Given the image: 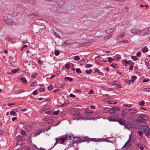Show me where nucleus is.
<instances>
[{
	"label": "nucleus",
	"instance_id": "obj_24",
	"mask_svg": "<svg viewBox=\"0 0 150 150\" xmlns=\"http://www.w3.org/2000/svg\"><path fill=\"white\" fill-rule=\"evenodd\" d=\"M21 134L22 135L26 136L27 134L26 132L23 130H22L21 131Z\"/></svg>",
	"mask_w": 150,
	"mask_h": 150
},
{
	"label": "nucleus",
	"instance_id": "obj_20",
	"mask_svg": "<svg viewBox=\"0 0 150 150\" xmlns=\"http://www.w3.org/2000/svg\"><path fill=\"white\" fill-rule=\"evenodd\" d=\"M117 83L116 81H112L109 83V85L110 86H116Z\"/></svg>",
	"mask_w": 150,
	"mask_h": 150
},
{
	"label": "nucleus",
	"instance_id": "obj_37",
	"mask_svg": "<svg viewBox=\"0 0 150 150\" xmlns=\"http://www.w3.org/2000/svg\"><path fill=\"white\" fill-rule=\"evenodd\" d=\"M137 79V77L135 76H132L131 77L132 81H134Z\"/></svg>",
	"mask_w": 150,
	"mask_h": 150
},
{
	"label": "nucleus",
	"instance_id": "obj_6",
	"mask_svg": "<svg viewBox=\"0 0 150 150\" xmlns=\"http://www.w3.org/2000/svg\"><path fill=\"white\" fill-rule=\"evenodd\" d=\"M137 110L135 108L129 109V113L132 116H134V115L137 113Z\"/></svg>",
	"mask_w": 150,
	"mask_h": 150
},
{
	"label": "nucleus",
	"instance_id": "obj_57",
	"mask_svg": "<svg viewBox=\"0 0 150 150\" xmlns=\"http://www.w3.org/2000/svg\"><path fill=\"white\" fill-rule=\"evenodd\" d=\"M38 91L36 90L35 91H34L33 92V95H37L38 94Z\"/></svg>",
	"mask_w": 150,
	"mask_h": 150
},
{
	"label": "nucleus",
	"instance_id": "obj_29",
	"mask_svg": "<svg viewBox=\"0 0 150 150\" xmlns=\"http://www.w3.org/2000/svg\"><path fill=\"white\" fill-rule=\"evenodd\" d=\"M135 117V116H132V115H129V116L127 118V119L129 120H131L133 118Z\"/></svg>",
	"mask_w": 150,
	"mask_h": 150
},
{
	"label": "nucleus",
	"instance_id": "obj_5",
	"mask_svg": "<svg viewBox=\"0 0 150 150\" xmlns=\"http://www.w3.org/2000/svg\"><path fill=\"white\" fill-rule=\"evenodd\" d=\"M141 130L143 132L146 133L145 135H146V134L148 135L150 133V129L147 126H142L140 128Z\"/></svg>",
	"mask_w": 150,
	"mask_h": 150
},
{
	"label": "nucleus",
	"instance_id": "obj_2",
	"mask_svg": "<svg viewBox=\"0 0 150 150\" xmlns=\"http://www.w3.org/2000/svg\"><path fill=\"white\" fill-rule=\"evenodd\" d=\"M61 138H59L58 139L57 138H55V139L56 142L54 144V146H55L58 143V140H61V143L63 144L65 140H71V137L70 136H68L67 134L64 135Z\"/></svg>",
	"mask_w": 150,
	"mask_h": 150
},
{
	"label": "nucleus",
	"instance_id": "obj_59",
	"mask_svg": "<svg viewBox=\"0 0 150 150\" xmlns=\"http://www.w3.org/2000/svg\"><path fill=\"white\" fill-rule=\"evenodd\" d=\"M115 86H116V87H117V88H122L121 85L117 83V85H116Z\"/></svg>",
	"mask_w": 150,
	"mask_h": 150
},
{
	"label": "nucleus",
	"instance_id": "obj_33",
	"mask_svg": "<svg viewBox=\"0 0 150 150\" xmlns=\"http://www.w3.org/2000/svg\"><path fill=\"white\" fill-rule=\"evenodd\" d=\"M74 59L75 60L79 61L80 60V58L78 56L74 57Z\"/></svg>",
	"mask_w": 150,
	"mask_h": 150
},
{
	"label": "nucleus",
	"instance_id": "obj_63",
	"mask_svg": "<svg viewBox=\"0 0 150 150\" xmlns=\"http://www.w3.org/2000/svg\"><path fill=\"white\" fill-rule=\"evenodd\" d=\"M24 91L23 90H18V92L17 93H22L24 92Z\"/></svg>",
	"mask_w": 150,
	"mask_h": 150
},
{
	"label": "nucleus",
	"instance_id": "obj_43",
	"mask_svg": "<svg viewBox=\"0 0 150 150\" xmlns=\"http://www.w3.org/2000/svg\"><path fill=\"white\" fill-rule=\"evenodd\" d=\"M128 40H122V41H120V43H122V42H123L125 43H127L128 42Z\"/></svg>",
	"mask_w": 150,
	"mask_h": 150
},
{
	"label": "nucleus",
	"instance_id": "obj_28",
	"mask_svg": "<svg viewBox=\"0 0 150 150\" xmlns=\"http://www.w3.org/2000/svg\"><path fill=\"white\" fill-rule=\"evenodd\" d=\"M131 81V80H129L127 79L125 80L124 81V82L126 84L129 85L130 84V82Z\"/></svg>",
	"mask_w": 150,
	"mask_h": 150
},
{
	"label": "nucleus",
	"instance_id": "obj_12",
	"mask_svg": "<svg viewBox=\"0 0 150 150\" xmlns=\"http://www.w3.org/2000/svg\"><path fill=\"white\" fill-rule=\"evenodd\" d=\"M49 109V107L47 106H45L41 110H40V113H42L43 112L45 111L46 110H48Z\"/></svg>",
	"mask_w": 150,
	"mask_h": 150
},
{
	"label": "nucleus",
	"instance_id": "obj_35",
	"mask_svg": "<svg viewBox=\"0 0 150 150\" xmlns=\"http://www.w3.org/2000/svg\"><path fill=\"white\" fill-rule=\"evenodd\" d=\"M37 83L36 81H34V82L31 83V86H35L37 85Z\"/></svg>",
	"mask_w": 150,
	"mask_h": 150
},
{
	"label": "nucleus",
	"instance_id": "obj_60",
	"mask_svg": "<svg viewBox=\"0 0 150 150\" xmlns=\"http://www.w3.org/2000/svg\"><path fill=\"white\" fill-rule=\"evenodd\" d=\"M17 7L18 8H22L23 7V6L21 4H17Z\"/></svg>",
	"mask_w": 150,
	"mask_h": 150
},
{
	"label": "nucleus",
	"instance_id": "obj_34",
	"mask_svg": "<svg viewBox=\"0 0 150 150\" xmlns=\"http://www.w3.org/2000/svg\"><path fill=\"white\" fill-rule=\"evenodd\" d=\"M107 59H108V61L109 62V63H111L112 61L113 60V59H112L111 57H108L107 58Z\"/></svg>",
	"mask_w": 150,
	"mask_h": 150
},
{
	"label": "nucleus",
	"instance_id": "obj_3",
	"mask_svg": "<svg viewBox=\"0 0 150 150\" xmlns=\"http://www.w3.org/2000/svg\"><path fill=\"white\" fill-rule=\"evenodd\" d=\"M120 110V108L118 107H113L112 108L110 112L112 115L115 116L116 118L118 117L117 114L116 112L117 111H119Z\"/></svg>",
	"mask_w": 150,
	"mask_h": 150
},
{
	"label": "nucleus",
	"instance_id": "obj_49",
	"mask_svg": "<svg viewBox=\"0 0 150 150\" xmlns=\"http://www.w3.org/2000/svg\"><path fill=\"white\" fill-rule=\"evenodd\" d=\"M130 145L127 143L126 142L124 146L122 147V148L125 147L126 146H129Z\"/></svg>",
	"mask_w": 150,
	"mask_h": 150
},
{
	"label": "nucleus",
	"instance_id": "obj_38",
	"mask_svg": "<svg viewBox=\"0 0 150 150\" xmlns=\"http://www.w3.org/2000/svg\"><path fill=\"white\" fill-rule=\"evenodd\" d=\"M18 70L19 69H18L15 68L12 71L13 73H15L16 72H18Z\"/></svg>",
	"mask_w": 150,
	"mask_h": 150
},
{
	"label": "nucleus",
	"instance_id": "obj_36",
	"mask_svg": "<svg viewBox=\"0 0 150 150\" xmlns=\"http://www.w3.org/2000/svg\"><path fill=\"white\" fill-rule=\"evenodd\" d=\"M18 140L20 141H22L23 140V137H22L21 136H18Z\"/></svg>",
	"mask_w": 150,
	"mask_h": 150
},
{
	"label": "nucleus",
	"instance_id": "obj_15",
	"mask_svg": "<svg viewBox=\"0 0 150 150\" xmlns=\"http://www.w3.org/2000/svg\"><path fill=\"white\" fill-rule=\"evenodd\" d=\"M88 61L86 59H83L82 60H80L79 63L81 65H83V64L86 63Z\"/></svg>",
	"mask_w": 150,
	"mask_h": 150
},
{
	"label": "nucleus",
	"instance_id": "obj_1",
	"mask_svg": "<svg viewBox=\"0 0 150 150\" xmlns=\"http://www.w3.org/2000/svg\"><path fill=\"white\" fill-rule=\"evenodd\" d=\"M149 118L145 114H141L139 117L136 119V121L137 123H144L148 120Z\"/></svg>",
	"mask_w": 150,
	"mask_h": 150
},
{
	"label": "nucleus",
	"instance_id": "obj_54",
	"mask_svg": "<svg viewBox=\"0 0 150 150\" xmlns=\"http://www.w3.org/2000/svg\"><path fill=\"white\" fill-rule=\"evenodd\" d=\"M141 52H138L136 54V55L138 57H140L141 56Z\"/></svg>",
	"mask_w": 150,
	"mask_h": 150
},
{
	"label": "nucleus",
	"instance_id": "obj_53",
	"mask_svg": "<svg viewBox=\"0 0 150 150\" xmlns=\"http://www.w3.org/2000/svg\"><path fill=\"white\" fill-rule=\"evenodd\" d=\"M54 112L53 111L51 110V111H49L47 112V114H49L51 115L50 114H53V112Z\"/></svg>",
	"mask_w": 150,
	"mask_h": 150
},
{
	"label": "nucleus",
	"instance_id": "obj_39",
	"mask_svg": "<svg viewBox=\"0 0 150 150\" xmlns=\"http://www.w3.org/2000/svg\"><path fill=\"white\" fill-rule=\"evenodd\" d=\"M112 30L111 29H109L106 31V33L109 34L112 32Z\"/></svg>",
	"mask_w": 150,
	"mask_h": 150
},
{
	"label": "nucleus",
	"instance_id": "obj_10",
	"mask_svg": "<svg viewBox=\"0 0 150 150\" xmlns=\"http://www.w3.org/2000/svg\"><path fill=\"white\" fill-rule=\"evenodd\" d=\"M125 127L128 129L129 128H131L132 127V124L131 123L126 124L124 125Z\"/></svg>",
	"mask_w": 150,
	"mask_h": 150
},
{
	"label": "nucleus",
	"instance_id": "obj_18",
	"mask_svg": "<svg viewBox=\"0 0 150 150\" xmlns=\"http://www.w3.org/2000/svg\"><path fill=\"white\" fill-rule=\"evenodd\" d=\"M145 31H146V35L150 34V27L145 28Z\"/></svg>",
	"mask_w": 150,
	"mask_h": 150
},
{
	"label": "nucleus",
	"instance_id": "obj_47",
	"mask_svg": "<svg viewBox=\"0 0 150 150\" xmlns=\"http://www.w3.org/2000/svg\"><path fill=\"white\" fill-rule=\"evenodd\" d=\"M111 66L113 67V68H115L117 67V65L115 64H111Z\"/></svg>",
	"mask_w": 150,
	"mask_h": 150
},
{
	"label": "nucleus",
	"instance_id": "obj_56",
	"mask_svg": "<svg viewBox=\"0 0 150 150\" xmlns=\"http://www.w3.org/2000/svg\"><path fill=\"white\" fill-rule=\"evenodd\" d=\"M94 93L92 89L90 91L88 92V94H93Z\"/></svg>",
	"mask_w": 150,
	"mask_h": 150
},
{
	"label": "nucleus",
	"instance_id": "obj_30",
	"mask_svg": "<svg viewBox=\"0 0 150 150\" xmlns=\"http://www.w3.org/2000/svg\"><path fill=\"white\" fill-rule=\"evenodd\" d=\"M131 58L134 61L137 60L138 59L137 57L136 56H132Z\"/></svg>",
	"mask_w": 150,
	"mask_h": 150
},
{
	"label": "nucleus",
	"instance_id": "obj_27",
	"mask_svg": "<svg viewBox=\"0 0 150 150\" xmlns=\"http://www.w3.org/2000/svg\"><path fill=\"white\" fill-rule=\"evenodd\" d=\"M59 111H60L59 110H58L54 112L53 114H51V115H57L59 114Z\"/></svg>",
	"mask_w": 150,
	"mask_h": 150
},
{
	"label": "nucleus",
	"instance_id": "obj_23",
	"mask_svg": "<svg viewBox=\"0 0 150 150\" xmlns=\"http://www.w3.org/2000/svg\"><path fill=\"white\" fill-rule=\"evenodd\" d=\"M10 114L13 116H16L17 115V114L15 112V111H11L10 112Z\"/></svg>",
	"mask_w": 150,
	"mask_h": 150
},
{
	"label": "nucleus",
	"instance_id": "obj_41",
	"mask_svg": "<svg viewBox=\"0 0 150 150\" xmlns=\"http://www.w3.org/2000/svg\"><path fill=\"white\" fill-rule=\"evenodd\" d=\"M110 110V109L108 108H105L104 109V112L105 113L108 112Z\"/></svg>",
	"mask_w": 150,
	"mask_h": 150
},
{
	"label": "nucleus",
	"instance_id": "obj_14",
	"mask_svg": "<svg viewBox=\"0 0 150 150\" xmlns=\"http://www.w3.org/2000/svg\"><path fill=\"white\" fill-rule=\"evenodd\" d=\"M145 64L147 66V68L148 69H150V64L149 63L148 59H146L145 60Z\"/></svg>",
	"mask_w": 150,
	"mask_h": 150
},
{
	"label": "nucleus",
	"instance_id": "obj_40",
	"mask_svg": "<svg viewBox=\"0 0 150 150\" xmlns=\"http://www.w3.org/2000/svg\"><path fill=\"white\" fill-rule=\"evenodd\" d=\"M59 51L58 50H55L54 54L56 56H58L59 54Z\"/></svg>",
	"mask_w": 150,
	"mask_h": 150
},
{
	"label": "nucleus",
	"instance_id": "obj_19",
	"mask_svg": "<svg viewBox=\"0 0 150 150\" xmlns=\"http://www.w3.org/2000/svg\"><path fill=\"white\" fill-rule=\"evenodd\" d=\"M123 64L125 65L126 64H129L130 61H127L126 60H123L122 61Z\"/></svg>",
	"mask_w": 150,
	"mask_h": 150
},
{
	"label": "nucleus",
	"instance_id": "obj_48",
	"mask_svg": "<svg viewBox=\"0 0 150 150\" xmlns=\"http://www.w3.org/2000/svg\"><path fill=\"white\" fill-rule=\"evenodd\" d=\"M122 12H125L128 11V9L126 8H124L122 9Z\"/></svg>",
	"mask_w": 150,
	"mask_h": 150
},
{
	"label": "nucleus",
	"instance_id": "obj_17",
	"mask_svg": "<svg viewBox=\"0 0 150 150\" xmlns=\"http://www.w3.org/2000/svg\"><path fill=\"white\" fill-rule=\"evenodd\" d=\"M117 122H118L121 125H124L125 124V120H119L117 121Z\"/></svg>",
	"mask_w": 150,
	"mask_h": 150
},
{
	"label": "nucleus",
	"instance_id": "obj_62",
	"mask_svg": "<svg viewBox=\"0 0 150 150\" xmlns=\"http://www.w3.org/2000/svg\"><path fill=\"white\" fill-rule=\"evenodd\" d=\"M85 67H92V65L90 64H87L86 65Z\"/></svg>",
	"mask_w": 150,
	"mask_h": 150
},
{
	"label": "nucleus",
	"instance_id": "obj_26",
	"mask_svg": "<svg viewBox=\"0 0 150 150\" xmlns=\"http://www.w3.org/2000/svg\"><path fill=\"white\" fill-rule=\"evenodd\" d=\"M41 133V132H40L39 129L36 132V133L34 135V137H35L37 135H39Z\"/></svg>",
	"mask_w": 150,
	"mask_h": 150
},
{
	"label": "nucleus",
	"instance_id": "obj_55",
	"mask_svg": "<svg viewBox=\"0 0 150 150\" xmlns=\"http://www.w3.org/2000/svg\"><path fill=\"white\" fill-rule=\"evenodd\" d=\"M65 68L67 69H69V68L70 65H69V64H65Z\"/></svg>",
	"mask_w": 150,
	"mask_h": 150
},
{
	"label": "nucleus",
	"instance_id": "obj_25",
	"mask_svg": "<svg viewBox=\"0 0 150 150\" xmlns=\"http://www.w3.org/2000/svg\"><path fill=\"white\" fill-rule=\"evenodd\" d=\"M144 100H142L141 102H139V105L142 106H144Z\"/></svg>",
	"mask_w": 150,
	"mask_h": 150
},
{
	"label": "nucleus",
	"instance_id": "obj_42",
	"mask_svg": "<svg viewBox=\"0 0 150 150\" xmlns=\"http://www.w3.org/2000/svg\"><path fill=\"white\" fill-rule=\"evenodd\" d=\"M132 105V104H124L123 105V106L125 107H131Z\"/></svg>",
	"mask_w": 150,
	"mask_h": 150
},
{
	"label": "nucleus",
	"instance_id": "obj_46",
	"mask_svg": "<svg viewBox=\"0 0 150 150\" xmlns=\"http://www.w3.org/2000/svg\"><path fill=\"white\" fill-rule=\"evenodd\" d=\"M76 72L78 73H81V71L79 68L76 69Z\"/></svg>",
	"mask_w": 150,
	"mask_h": 150
},
{
	"label": "nucleus",
	"instance_id": "obj_4",
	"mask_svg": "<svg viewBox=\"0 0 150 150\" xmlns=\"http://www.w3.org/2000/svg\"><path fill=\"white\" fill-rule=\"evenodd\" d=\"M5 21L7 25H12L13 24L12 17L11 15H8L5 18Z\"/></svg>",
	"mask_w": 150,
	"mask_h": 150
},
{
	"label": "nucleus",
	"instance_id": "obj_22",
	"mask_svg": "<svg viewBox=\"0 0 150 150\" xmlns=\"http://www.w3.org/2000/svg\"><path fill=\"white\" fill-rule=\"evenodd\" d=\"M85 73L88 74H91L92 72V70L90 69L89 70H86L85 71Z\"/></svg>",
	"mask_w": 150,
	"mask_h": 150
},
{
	"label": "nucleus",
	"instance_id": "obj_50",
	"mask_svg": "<svg viewBox=\"0 0 150 150\" xmlns=\"http://www.w3.org/2000/svg\"><path fill=\"white\" fill-rule=\"evenodd\" d=\"M121 58L120 56L119 55H117L116 57V59L117 60H119Z\"/></svg>",
	"mask_w": 150,
	"mask_h": 150
},
{
	"label": "nucleus",
	"instance_id": "obj_45",
	"mask_svg": "<svg viewBox=\"0 0 150 150\" xmlns=\"http://www.w3.org/2000/svg\"><path fill=\"white\" fill-rule=\"evenodd\" d=\"M125 34L124 33H122L118 37V38H123L124 35Z\"/></svg>",
	"mask_w": 150,
	"mask_h": 150
},
{
	"label": "nucleus",
	"instance_id": "obj_8",
	"mask_svg": "<svg viewBox=\"0 0 150 150\" xmlns=\"http://www.w3.org/2000/svg\"><path fill=\"white\" fill-rule=\"evenodd\" d=\"M132 33L134 35H138L139 33V30H138L137 29L135 28V27H133L131 30Z\"/></svg>",
	"mask_w": 150,
	"mask_h": 150
},
{
	"label": "nucleus",
	"instance_id": "obj_52",
	"mask_svg": "<svg viewBox=\"0 0 150 150\" xmlns=\"http://www.w3.org/2000/svg\"><path fill=\"white\" fill-rule=\"evenodd\" d=\"M38 90L40 92H42L44 91L45 88H39Z\"/></svg>",
	"mask_w": 150,
	"mask_h": 150
},
{
	"label": "nucleus",
	"instance_id": "obj_7",
	"mask_svg": "<svg viewBox=\"0 0 150 150\" xmlns=\"http://www.w3.org/2000/svg\"><path fill=\"white\" fill-rule=\"evenodd\" d=\"M145 28L139 30V33H138V35L141 36H143L144 35H146V31L145 30Z\"/></svg>",
	"mask_w": 150,
	"mask_h": 150
},
{
	"label": "nucleus",
	"instance_id": "obj_16",
	"mask_svg": "<svg viewBox=\"0 0 150 150\" xmlns=\"http://www.w3.org/2000/svg\"><path fill=\"white\" fill-rule=\"evenodd\" d=\"M114 116L115 118H108V120L110 122V121H113V122L116 121L117 119L118 118H116V117L115 116Z\"/></svg>",
	"mask_w": 150,
	"mask_h": 150
},
{
	"label": "nucleus",
	"instance_id": "obj_32",
	"mask_svg": "<svg viewBox=\"0 0 150 150\" xmlns=\"http://www.w3.org/2000/svg\"><path fill=\"white\" fill-rule=\"evenodd\" d=\"M143 91L150 92V88H144L143 89Z\"/></svg>",
	"mask_w": 150,
	"mask_h": 150
},
{
	"label": "nucleus",
	"instance_id": "obj_11",
	"mask_svg": "<svg viewBox=\"0 0 150 150\" xmlns=\"http://www.w3.org/2000/svg\"><path fill=\"white\" fill-rule=\"evenodd\" d=\"M93 112L91 111L90 112H86L85 114V116L86 117H91L93 116Z\"/></svg>",
	"mask_w": 150,
	"mask_h": 150
},
{
	"label": "nucleus",
	"instance_id": "obj_13",
	"mask_svg": "<svg viewBox=\"0 0 150 150\" xmlns=\"http://www.w3.org/2000/svg\"><path fill=\"white\" fill-rule=\"evenodd\" d=\"M148 50V47L146 46H145L142 49L141 51L145 53L147 52Z\"/></svg>",
	"mask_w": 150,
	"mask_h": 150
},
{
	"label": "nucleus",
	"instance_id": "obj_31",
	"mask_svg": "<svg viewBox=\"0 0 150 150\" xmlns=\"http://www.w3.org/2000/svg\"><path fill=\"white\" fill-rule=\"evenodd\" d=\"M21 81L23 83H26L27 82V80L25 78H22L21 79Z\"/></svg>",
	"mask_w": 150,
	"mask_h": 150
},
{
	"label": "nucleus",
	"instance_id": "obj_44",
	"mask_svg": "<svg viewBox=\"0 0 150 150\" xmlns=\"http://www.w3.org/2000/svg\"><path fill=\"white\" fill-rule=\"evenodd\" d=\"M38 73H35L32 74L31 76L34 78H35L37 75Z\"/></svg>",
	"mask_w": 150,
	"mask_h": 150
},
{
	"label": "nucleus",
	"instance_id": "obj_61",
	"mask_svg": "<svg viewBox=\"0 0 150 150\" xmlns=\"http://www.w3.org/2000/svg\"><path fill=\"white\" fill-rule=\"evenodd\" d=\"M48 88L50 90H52L53 89V86H50L48 87Z\"/></svg>",
	"mask_w": 150,
	"mask_h": 150
},
{
	"label": "nucleus",
	"instance_id": "obj_58",
	"mask_svg": "<svg viewBox=\"0 0 150 150\" xmlns=\"http://www.w3.org/2000/svg\"><path fill=\"white\" fill-rule=\"evenodd\" d=\"M138 133L140 136H142L143 135V133L140 131L138 132Z\"/></svg>",
	"mask_w": 150,
	"mask_h": 150
},
{
	"label": "nucleus",
	"instance_id": "obj_64",
	"mask_svg": "<svg viewBox=\"0 0 150 150\" xmlns=\"http://www.w3.org/2000/svg\"><path fill=\"white\" fill-rule=\"evenodd\" d=\"M95 72H97L99 74V73H101L100 71L99 70V69H96V70H95Z\"/></svg>",
	"mask_w": 150,
	"mask_h": 150
},
{
	"label": "nucleus",
	"instance_id": "obj_51",
	"mask_svg": "<svg viewBox=\"0 0 150 150\" xmlns=\"http://www.w3.org/2000/svg\"><path fill=\"white\" fill-rule=\"evenodd\" d=\"M126 115V112L124 111H122L121 113V116H125Z\"/></svg>",
	"mask_w": 150,
	"mask_h": 150
},
{
	"label": "nucleus",
	"instance_id": "obj_21",
	"mask_svg": "<svg viewBox=\"0 0 150 150\" xmlns=\"http://www.w3.org/2000/svg\"><path fill=\"white\" fill-rule=\"evenodd\" d=\"M65 80H67L70 82H71L73 81V79L71 77H66L65 79Z\"/></svg>",
	"mask_w": 150,
	"mask_h": 150
},
{
	"label": "nucleus",
	"instance_id": "obj_9",
	"mask_svg": "<svg viewBox=\"0 0 150 150\" xmlns=\"http://www.w3.org/2000/svg\"><path fill=\"white\" fill-rule=\"evenodd\" d=\"M44 122L48 124H51L53 123V120L49 118H45L44 120Z\"/></svg>",
	"mask_w": 150,
	"mask_h": 150
}]
</instances>
